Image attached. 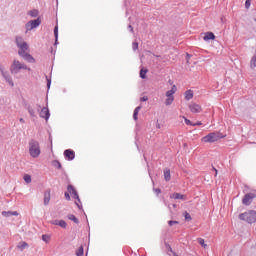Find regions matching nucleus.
<instances>
[{"label": "nucleus", "mask_w": 256, "mask_h": 256, "mask_svg": "<svg viewBox=\"0 0 256 256\" xmlns=\"http://www.w3.org/2000/svg\"><path fill=\"white\" fill-rule=\"evenodd\" d=\"M16 44L19 48L18 55H20V57H23V59L28 61V63H35V58H33L31 54L27 53V51H29V45L27 44V42L23 41V38L21 36L16 37Z\"/></svg>", "instance_id": "obj_1"}, {"label": "nucleus", "mask_w": 256, "mask_h": 256, "mask_svg": "<svg viewBox=\"0 0 256 256\" xmlns=\"http://www.w3.org/2000/svg\"><path fill=\"white\" fill-rule=\"evenodd\" d=\"M21 71H31L25 63H21L19 60H14L10 66V73L12 75H18Z\"/></svg>", "instance_id": "obj_2"}, {"label": "nucleus", "mask_w": 256, "mask_h": 256, "mask_svg": "<svg viewBox=\"0 0 256 256\" xmlns=\"http://www.w3.org/2000/svg\"><path fill=\"white\" fill-rule=\"evenodd\" d=\"M28 151L29 155L33 159H37V157L41 155V145H39V142L36 140H30L28 144Z\"/></svg>", "instance_id": "obj_3"}, {"label": "nucleus", "mask_w": 256, "mask_h": 256, "mask_svg": "<svg viewBox=\"0 0 256 256\" xmlns=\"http://www.w3.org/2000/svg\"><path fill=\"white\" fill-rule=\"evenodd\" d=\"M223 136L220 132H211L208 135L202 137V143H216L219 139H223Z\"/></svg>", "instance_id": "obj_4"}, {"label": "nucleus", "mask_w": 256, "mask_h": 256, "mask_svg": "<svg viewBox=\"0 0 256 256\" xmlns=\"http://www.w3.org/2000/svg\"><path fill=\"white\" fill-rule=\"evenodd\" d=\"M240 221H246V223H255L256 222V211L249 210L239 215Z\"/></svg>", "instance_id": "obj_5"}, {"label": "nucleus", "mask_w": 256, "mask_h": 256, "mask_svg": "<svg viewBox=\"0 0 256 256\" xmlns=\"http://www.w3.org/2000/svg\"><path fill=\"white\" fill-rule=\"evenodd\" d=\"M175 93H177V86L173 85L171 90L166 92L165 105H173V102L175 101Z\"/></svg>", "instance_id": "obj_6"}, {"label": "nucleus", "mask_w": 256, "mask_h": 256, "mask_svg": "<svg viewBox=\"0 0 256 256\" xmlns=\"http://www.w3.org/2000/svg\"><path fill=\"white\" fill-rule=\"evenodd\" d=\"M41 25V18H37L36 20H30L26 24V31H33V29H36V27H39Z\"/></svg>", "instance_id": "obj_7"}, {"label": "nucleus", "mask_w": 256, "mask_h": 256, "mask_svg": "<svg viewBox=\"0 0 256 256\" xmlns=\"http://www.w3.org/2000/svg\"><path fill=\"white\" fill-rule=\"evenodd\" d=\"M256 199V193L250 192L244 196L242 199L243 205H249L250 203H253V200Z\"/></svg>", "instance_id": "obj_8"}, {"label": "nucleus", "mask_w": 256, "mask_h": 256, "mask_svg": "<svg viewBox=\"0 0 256 256\" xmlns=\"http://www.w3.org/2000/svg\"><path fill=\"white\" fill-rule=\"evenodd\" d=\"M0 71H1L4 79H6L7 83H9V85H11V87H14L15 84L13 83V78H11V75H9L8 72L3 71V68H0Z\"/></svg>", "instance_id": "obj_9"}, {"label": "nucleus", "mask_w": 256, "mask_h": 256, "mask_svg": "<svg viewBox=\"0 0 256 256\" xmlns=\"http://www.w3.org/2000/svg\"><path fill=\"white\" fill-rule=\"evenodd\" d=\"M189 109H190L191 113H201V111H203V109L201 108V105H199L197 103H191L189 105Z\"/></svg>", "instance_id": "obj_10"}, {"label": "nucleus", "mask_w": 256, "mask_h": 256, "mask_svg": "<svg viewBox=\"0 0 256 256\" xmlns=\"http://www.w3.org/2000/svg\"><path fill=\"white\" fill-rule=\"evenodd\" d=\"M64 157L67 159V161H73L75 159V151L71 149H67L64 151Z\"/></svg>", "instance_id": "obj_11"}, {"label": "nucleus", "mask_w": 256, "mask_h": 256, "mask_svg": "<svg viewBox=\"0 0 256 256\" xmlns=\"http://www.w3.org/2000/svg\"><path fill=\"white\" fill-rule=\"evenodd\" d=\"M40 117H42V119H45V121H49V117H51V114L49 113V108H42L40 112Z\"/></svg>", "instance_id": "obj_12"}, {"label": "nucleus", "mask_w": 256, "mask_h": 256, "mask_svg": "<svg viewBox=\"0 0 256 256\" xmlns=\"http://www.w3.org/2000/svg\"><path fill=\"white\" fill-rule=\"evenodd\" d=\"M67 189L70 195H72L74 199H79V194H77V190H75V187H73L72 185H69Z\"/></svg>", "instance_id": "obj_13"}, {"label": "nucleus", "mask_w": 256, "mask_h": 256, "mask_svg": "<svg viewBox=\"0 0 256 256\" xmlns=\"http://www.w3.org/2000/svg\"><path fill=\"white\" fill-rule=\"evenodd\" d=\"M204 41H213L215 40V34H213V32H207L205 33L204 37H203Z\"/></svg>", "instance_id": "obj_14"}, {"label": "nucleus", "mask_w": 256, "mask_h": 256, "mask_svg": "<svg viewBox=\"0 0 256 256\" xmlns=\"http://www.w3.org/2000/svg\"><path fill=\"white\" fill-rule=\"evenodd\" d=\"M49 201H51V192L44 193V205H49Z\"/></svg>", "instance_id": "obj_15"}, {"label": "nucleus", "mask_w": 256, "mask_h": 256, "mask_svg": "<svg viewBox=\"0 0 256 256\" xmlns=\"http://www.w3.org/2000/svg\"><path fill=\"white\" fill-rule=\"evenodd\" d=\"M184 97H185L186 101H191V99H193V92H192V90H187L184 93Z\"/></svg>", "instance_id": "obj_16"}, {"label": "nucleus", "mask_w": 256, "mask_h": 256, "mask_svg": "<svg viewBox=\"0 0 256 256\" xmlns=\"http://www.w3.org/2000/svg\"><path fill=\"white\" fill-rule=\"evenodd\" d=\"M170 197L171 199H182V201H185L186 199L185 195H182L180 193H174Z\"/></svg>", "instance_id": "obj_17"}, {"label": "nucleus", "mask_w": 256, "mask_h": 256, "mask_svg": "<svg viewBox=\"0 0 256 256\" xmlns=\"http://www.w3.org/2000/svg\"><path fill=\"white\" fill-rule=\"evenodd\" d=\"M3 217H11V215H14L15 217H17V215H19V213L17 211L11 212V211H3L2 212Z\"/></svg>", "instance_id": "obj_18"}, {"label": "nucleus", "mask_w": 256, "mask_h": 256, "mask_svg": "<svg viewBox=\"0 0 256 256\" xmlns=\"http://www.w3.org/2000/svg\"><path fill=\"white\" fill-rule=\"evenodd\" d=\"M18 249H20V251H24V249H27V247H29V244H27V242L22 241L18 244Z\"/></svg>", "instance_id": "obj_19"}, {"label": "nucleus", "mask_w": 256, "mask_h": 256, "mask_svg": "<svg viewBox=\"0 0 256 256\" xmlns=\"http://www.w3.org/2000/svg\"><path fill=\"white\" fill-rule=\"evenodd\" d=\"M164 178H165V181H171V170L169 169L164 170Z\"/></svg>", "instance_id": "obj_20"}, {"label": "nucleus", "mask_w": 256, "mask_h": 256, "mask_svg": "<svg viewBox=\"0 0 256 256\" xmlns=\"http://www.w3.org/2000/svg\"><path fill=\"white\" fill-rule=\"evenodd\" d=\"M140 111H141V106H138V107L135 108L134 114H133V119H134V121H137L138 115H139V112H140Z\"/></svg>", "instance_id": "obj_21"}, {"label": "nucleus", "mask_w": 256, "mask_h": 256, "mask_svg": "<svg viewBox=\"0 0 256 256\" xmlns=\"http://www.w3.org/2000/svg\"><path fill=\"white\" fill-rule=\"evenodd\" d=\"M147 72H148V70L147 69H141L140 70V77H141V79H147Z\"/></svg>", "instance_id": "obj_22"}, {"label": "nucleus", "mask_w": 256, "mask_h": 256, "mask_svg": "<svg viewBox=\"0 0 256 256\" xmlns=\"http://www.w3.org/2000/svg\"><path fill=\"white\" fill-rule=\"evenodd\" d=\"M68 219L70 221H73L74 223H76V225L79 224V219H77V217H75V215H73V214H69Z\"/></svg>", "instance_id": "obj_23"}, {"label": "nucleus", "mask_w": 256, "mask_h": 256, "mask_svg": "<svg viewBox=\"0 0 256 256\" xmlns=\"http://www.w3.org/2000/svg\"><path fill=\"white\" fill-rule=\"evenodd\" d=\"M28 15H30V17H37V15H39V11L38 10H31L28 12Z\"/></svg>", "instance_id": "obj_24"}, {"label": "nucleus", "mask_w": 256, "mask_h": 256, "mask_svg": "<svg viewBox=\"0 0 256 256\" xmlns=\"http://www.w3.org/2000/svg\"><path fill=\"white\" fill-rule=\"evenodd\" d=\"M58 225L59 227H62V229H67V222H65L64 220L58 221Z\"/></svg>", "instance_id": "obj_25"}, {"label": "nucleus", "mask_w": 256, "mask_h": 256, "mask_svg": "<svg viewBox=\"0 0 256 256\" xmlns=\"http://www.w3.org/2000/svg\"><path fill=\"white\" fill-rule=\"evenodd\" d=\"M52 165L54 166V167H57V169H61V162H59L58 160H54L53 162H52Z\"/></svg>", "instance_id": "obj_26"}, {"label": "nucleus", "mask_w": 256, "mask_h": 256, "mask_svg": "<svg viewBox=\"0 0 256 256\" xmlns=\"http://www.w3.org/2000/svg\"><path fill=\"white\" fill-rule=\"evenodd\" d=\"M54 35H55V39L57 41V39H59V27L55 26L54 28Z\"/></svg>", "instance_id": "obj_27"}, {"label": "nucleus", "mask_w": 256, "mask_h": 256, "mask_svg": "<svg viewBox=\"0 0 256 256\" xmlns=\"http://www.w3.org/2000/svg\"><path fill=\"white\" fill-rule=\"evenodd\" d=\"M24 181H25L26 183H31V175L25 174V175H24Z\"/></svg>", "instance_id": "obj_28"}, {"label": "nucleus", "mask_w": 256, "mask_h": 256, "mask_svg": "<svg viewBox=\"0 0 256 256\" xmlns=\"http://www.w3.org/2000/svg\"><path fill=\"white\" fill-rule=\"evenodd\" d=\"M50 237L48 236V235H42V240L45 242V243H49V241H50Z\"/></svg>", "instance_id": "obj_29"}, {"label": "nucleus", "mask_w": 256, "mask_h": 256, "mask_svg": "<svg viewBox=\"0 0 256 256\" xmlns=\"http://www.w3.org/2000/svg\"><path fill=\"white\" fill-rule=\"evenodd\" d=\"M132 49H133L134 51H137V50L139 49V43L133 42V43H132Z\"/></svg>", "instance_id": "obj_30"}, {"label": "nucleus", "mask_w": 256, "mask_h": 256, "mask_svg": "<svg viewBox=\"0 0 256 256\" xmlns=\"http://www.w3.org/2000/svg\"><path fill=\"white\" fill-rule=\"evenodd\" d=\"M198 243L202 245V247H207V244H205V240L203 238H199Z\"/></svg>", "instance_id": "obj_31"}, {"label": "nucleus", "mask_w": 256, "mask_h": 256, "mask_svg": "<svg viewBox=\"0 0 256 256\" xmlns=\"http://www.w3.org/2000/svg\"><path fill=\"white\" fill-rule=\"evenodd\" d=\"M83 253H84L83 247H80V248L77 250L76 255H77V256H83Z\"/></svg>", "instance_id": "obj_32"}, {"label": "nucleus", "mask_w": 256, "mask_h": 256, "mask_svg": "<svg viewBox=\"0 0 256 256\" xmlns=\"http://www.w3.org/2000/svg\"><path fill=\"white\" fill-rule=\"evenodd\" d=\"M168 225H169L170 227H173V225H179V222H178V221L170 220V221L168 222Z\"/></svg>", "instance_id": "obj_33"}, {"label": "nucleus", "mask_w": 256, "mask_h": 256, "mask_svg": "<svg viewBox=\"0 0 256 256\" xmlns=\"http://www.w3.org/2000/svg\"><path fill=\"white\" fill-rule=\"evenodd\" d=\"M28 113H30L31 117H35V110L33 108H29Z\"/></svg>", "instance_id": "obj_34"}, {"label": "nucleus", "mask_w": 256, "mask_h": 256, "mask_svg": "<svg viewBox=\"0 0 256 256\" xmlns=\"http://www.w3.org/2000/svg\"><path fill=\"white\" fill-rule=\"evenodd\" d=\"M245 7L246 9H249V7H251V0H246Z\"/></svg>", "instance_id": "obj_35"}, {"label": "nucleus", "mask_w": 256, "mask_h": 256, "mask_svg": "<svg viewBox=\"0 0 256 256\" xmlns=\"http://www.w3.org/2000/svg\"><path fill=\"white\" fill-rule=\"evenodd\" d=\"M185 219H186V221H191V214L186 212Z\"/></svg>", "instance_id": "obj_36"}, {"label": "nucleus", "mask_w": 256, "mask_h": 256, "mask_svg": "<svg viewBox=\"0 0 256 256\" xmlns=\"http://www.w3.org/2000/svg\"><path fill=\"white\" fill-rule=\"evenodd\" d=\"M184 121H185L186 125H193V123H191V120H189L185 117H184Z\"/></svg>", "instance_id": "obj_37"}, {"label": "nucleus", "mask_w": 256, "mask_h": 256, "mask_svg": "<svg viewBox=\"0 0 256 256\" xmlns=\"http://www.w3.org/2000/svg\"><path fill=\"white\" fill-rule=\"evenodd\" d=\"M65 198L67 199V201L71 200V196L69 195L68 192H65Z\"/></svg>", "instance_id": "obj_38"}, {"label": "nucleus", "mask_w": 256, "mask_h": 256, "mask_svg": "<svg viewBox=\"0 0 256 256\" xmlns=\"http://www.w3.org/2000/svg\"><path fill=\"white\" fill-rule=\"evenodd\" d=\"M140 101H149V97L143 96V97L140 99Z\"/></svg>", "instance_id": "obj_39"}, {"label": "nucleus", "mask_w": 256, "mask_h": 256, "mask_svg": "<svg viewBox=\"0 0 256 256\" xmlns=\"http://www.w3.org/2000/svg\"><path fill=\"white\" fill-rule=\"evenodd\" d=\"M155 193H157V195H159V193H161V189H155Z\"/></svg>", "instance_id": "obj_40"}, {"label": "nucleus", "mask_w": 256, "mask_h": 256, "mask_svg": "<svg viewBox=\"0 0 256 256\" xmlns=\"http://www.w3.org/2000/svg\"><path fill=\"white\" fill-rule=\"evenodd\" d=\"M53 225H59V220H55V221L53 222Z\"/></svg>", "instance_id": "obj_41"}, {"label": "nucleus", "mask_w": 256, "mask_h": 256, "mask_svg": "<svg viewBox=\"0 0 256 256\" xmlns=\"http://www.w3.org/2000/svg\"><path fill=\"white\" fill-rule=\"evenodd\" d=\"M128 27H129L131 33H133V26L129 25Z\"/></svg>", "instance_id": "obj_42"}, {"label": "nucleus", "mask_w": 256, "mask_h": 256, "mask_svg": "<svg viewBox=\"0 0 256 256\" xmlns=\"http://www.w3.org/2000/svg\"><path fill=\"white\" fill-rule=\"evenodd\" d=\"M19 121H20V123H25V119H23V118H20Z\"/></svg>", "instance_id": "obj_43"}, {"label": "nucleus", "mask_w": 256, "mask_h": 256, "mask_svg": "<svg viewBox=\"0 0 256 256\" xmlns=\"http://www.w3.org/2000/svg\"><path fill=\"white\" fill-rule=\"evenodd\" d=\"M194 126L195 125H202V123L201 122H197V123H195V124H193Z\"/></svg>", "instance_id": "obj_44"}, {"label": "nucleus", "mask_w": 256, "mask_h": 256, "mask_svg": "<svg viewBox=\"0 0 256 256\" xmlns=\"http://www.w3.org/2000/svg\"><path fill=\"white\" fill-rule=\"evenodd\" d=\"M214 171H216V175H217V169L214 168Z\"/></svg>", "instance_id": "obj_45"}, {"label": "nucleus", "mask_w": 256, "mask_h": 256, "mask_svg": "<svg viewBox=\"0 0 256 256\" xmlns=\"http://www.w3.org/2000/svg\"><path fill=\"white\" fill-rule=\"evenodd\" d=\"M76 205L79 207V203L76 202Z\"/></svg>", "instance_id": "obj_46"}]
</instances>
